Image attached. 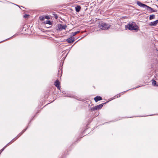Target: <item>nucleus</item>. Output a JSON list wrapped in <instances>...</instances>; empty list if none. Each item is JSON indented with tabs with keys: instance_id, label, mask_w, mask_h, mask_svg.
I'll return each instance as SVG.
<instances>
[{
	"instance_id": "f257e3e1",
	"label": "nucleus",
	"mask_w": 158,
	"mask_h": 158,
	"mask_svg": "<svg viewBox=\"0 0 158 158\" xmlns=\"http://www.w3.org/2000/svg\"><path fill=\"white\" fill-rule=\"evenodd\" d=\"M126 28L130 30H137L139 28L138 26L136 25L135 22H131L125 26Z\"/></svg>"
},
{
	"instance_id": "f03ea898",
	"label": "nucleus",
	"mask_w": 158,
	"mask_h": 158,
	"mask_svg": "<svg viewBox=\"0 0 158 158\" xmlns=\"http://www.w3.org/2000/svg\"><path fill=\"white\" fill-rule=\"evenodd\" d=\"M137 4L139 6L143 8H145L147 10L150 11L151 12H153L156 11V10H154L152 8L149 6H147L146 4L142 3H141V2L139 1H137Z\"/></svg>"
},
{
	"instance_id": "7ed1b4c3",
	"label": "nucleus",
	"mask_w": 158,
	"mask_h": 158,
	"mask_svg": "<svg viewBox=\"0 0 158 158\" xmlns=\"http://www.w3.org/2000/svg\"><path fill=\"white\" fill-rule=\"evenodd\" d=\"M98 26L101 29L105 30L109 29L110 27V25L106 23L101 22L99 23Z\"/></svg>"
},
{
	"instance_id": "20e7f679",
	"label": "nucleus",
	"mask_w": 158,
	"mask_h": 158,
	"mask_svg": "<svg viewBox=\"0 0 158 158\" xmlns=\"http://www.w3.org/2000/svg\"><path fill=\"white\" fill-rule=\"evenodd\" d=\"M106 102L103 103L102 104L98 105L97 106H95V107L91 108L90 109V110L91 111H93L95 110H99L103 106V105L105 104L107 102Z\"/></svg>"
},
{
	"instance_id": "39448f33",
	"label": "nucleus",
	"mask_w": 158,
	"mask_h": 158,
	"mask_svg": "<svg viewBox=\"0 0 158 158\" xmlns=\"http://www.w3.org/2000/svg\"><path fill=\"white\" fill-rule=\"evenodd\" d=\"M66 27V25H63L61 24H58L56 26V28L57 31H60L63 29L65 30Z\"/></svg>"
},
{
	"instance_id": "423d86ee",
	"label": "nucleus",
	"mask_w": 158,
	"mask_h": 158,
	"mask_svg": "<svg viewBox=\"0 0 158 158\" xmlns=\"http://www.w3.org/2000/svg\"><path fill=\"white\" fill-rule=\"evenodd\" d=\"M54 85L59 90L60 89V83L59 82L58 80H56V81L55 82Z\"/></svg>"
},
{
	"instance_id": "0eeeda50",
	"label": "nucleus",
	"mask_w": 158,
	"mask_h": 158,
	"mask_svg": "<svg viewBox=\"0 0 158 158\" xmlns=\"http://www.w3.org/2000/svg\"><path fill=\"white\" fill-rule=\"evenodd\" d=\"M158 23V19L150 23L149 24V26H156Z\"/></svg>"
},
{
	"instance_id": "6e6552de",
	"label": "nucleus",
	"mask_w": 158,
	"mask_h": 158,
	"mask_svg": "<svg viewBox=\"0 0 158 158\" xmlns=\"http://www.w3.org/2000/svg\"><path fill=\"white\" fill-rule=\"evenodd\" d=\"M75 41L74 38L73 37H70L69 38L67 39L66 41L69 44L72 43Z\"/></svg>"
},
{
	"instance_id": "1a4fd4ad",
	"label": "nucleus",
	"mask_w": 158,
	"mask_h": 158,
	"mask_svg": "<svg viewBox=\"0 0 158 158\" xmlns=\"http://www.w3.org/2000/svg\"><path fill=\"white\" fill-rule=\"evenodd\" d=\"M94 100L96 102H98L99 101L102 100V98L99 96H97L94 98Z\"/></svg>"
},
{
	"instance_id": "9d476101",
	"label": "nucleus",
	"mask_w": 158,
	"mask_h": 158,
	"mask_svg": "<svg viewBox=\"0 0 158 158\" xmlns=\"http://www.w3.org/2000/svg\"><path fill=\"white\" fill-rule=\"evenodd\" d=\"M62 70H61V69L60 70H59L58 73V77H60L62 76Z\"/></svg>"
},
{
	"instance_id": "9b49d317",
	"label": "nucleus",
	"mask_w": 158,
	"mask_h": 158,
	"mask_svg": "<svg viewBox=\"0 0 158 158\" xmlns=\"http://www.w3.org/2000/svg\"><path fill=\"white\" fill-rule=\"evenodd\" d=\"M27 129H25L23 130L16 137H17V138H18L21 135L23 134V133L26 131V130Z\"/></svg>"
},
{
	"instance_id": "f8f14e48",
	"label": "nucleus",
	"mask_w": 158,
	"mask_h": 158,
	"mask_svg": "<svg viewBox=\"0 0 158 158\" xmlns=\"http://www.w3.org/2000/svg\"><path fill=\"white\" fill-rule=\"evenodd\" d=\"M27 129H25L23 130L16 137H17V138H18L21 135L23 134V133L26 131V130Z\"/></svg>"
},
{
	"instance_id": "ddd939ff",
	"label": "nucleus",
	"mask_w": 158,
	"mask_h": 158,
	"mask_svg": "<svg viewBox=\"0 0 158 158\" xmlns=\"http://www.w3.org/2000/svg\"><path fill=\"white\" fill-rule=\"evenodd\" d=\"M81 8V6H78L75 7V10L77 12H78L80 11Z\"/></svg>"
},
{
	"instance_id": "4468645a",
	"label": "nucleus",
	"mask_w": 158,
	"mask_h": 158,
	"mask_svg": "<svg viewBox=\"0 0 158 158\" xmlns=\"http://www.w3.org/2000/svg\"><path fill=\"white\" fill-rule=\"evenodd\" d=\"M44 23L46 24H48L50 25L52 24V23L51 22L50 20H46V21L44 22Z\"/></svg>"
},
{
	"instance_id": "2eb2a0df",
	"label": "nucleus",
	"mask_w": 158,
	"mask_h": 158,
	"mask_svg": "<svg viewBox=\"0 0 158 158\" xmlns=\"http://www.w3.org/2000/svg\"><path fill=\"white\" fill-rule=\"evenodd\" d=\"M155 16L154 15H150L149 17V19L150 20H152L153 19H154L155 18Z\"/></svg>"
},
{
	"instance_id": "dca6fc26",
	"label": "nucleus",
	"mask_w": 158,
	"mask_h": 158,
	"mask_svg": "<svg viewBox=\"0 0 158 158\" xmlns=\"http://www.w3.org/2000/svg\"><path fill=\"white\" fill-rule=\"evenodd\" d=\"M39 19L41 21H43L45 19V17H43V16H40L39 17Z\"/></svg>"
},
{
	"instance_id": "f3484780",
	"label": "nucleus",
	"mask_w": 158,
	"mask_h": 158,
	"mask_svg": "<svg viewBox=\"0 0 158 158\" xmlns=\"http://www.w3.org/2000/svg\"><path fill=\"white\" fill-rule=\"evenodd\" d=\"M152 85L154 86H156V81L154 80H152Z\"/></svg>"
},
{
	"instance_id": "a211bd4d",
	"label": "nucleus",
	"mask_w": 158,
	"mask_h": 158,
	"mask_svg": "<svg viewBox=\"0 0 158 158\" xmlns=\"http://www.w3.org/2000/svg\"><path fill=\"white\" fill-rule=\"evenodd\" d=\"M53 15L54 16L55 18L56 19H57L58 18V16L57 14H53Z\"/></svg>"
},
{
	"instance_id": "6ab92c4d",
	"label": "nucleus",
	"mask_w": 158,
	"mask_h": 158,
	"mask_svg": "<svg viewBox=\"0 0 158 158\" xmlns=\"http://www.w3.org/2000/svg\"><path fill=\"white\" fill-rule=\"evenodd\" d=\"M29 16V15H27V14H25L24 15H23V17L25 18V19H26L27 18V17H28Z\"/></svg>"
},
{
	"instance_id": "aec40b11",
	"label": "nucleus",
	"mask_w": 158,
	"mask_h": 158,
	"mask_svg": "<svg viewBox=\"0 0 158 158\" xmlns=\"http://www.w3.org/2000/svg\"><path fill=\"white\" fill-rule=\"evenodd\" d=\"M155 78L156 79V80H158V73L156 74Z\"/></svg>"
},
{
	"instance_id": "412c9836",
	"label": "nucleus",
	"mask_w": 158,
	"mask_h": 158,
	"mask_svg": "<svg viewBox=\"0 0 158 158\" xmlns=\"http://www.w3.org/2000/svg\"><path fill=\"white\" fill-rule=\"evenodd\" d=\"M71 34H72V35H71V37H73V36H74L75 35H76L75 33H74V32H73L71 33Z\"/></svg>"
},
{
	"instance_id": "4be33fe9",
	"label": "nucleus",
	"mask_w": 158,
	"mask_h": 158,
	"mask_svg": "<svg viewBox=\"0 0 158 158\" xmlns=\"http://www.w3.org/2000/svg\"><path fill=\"white\" fill-rule=\"evenodd\" d=\"M44 17H45V19H50L49 17L48 16H45Z\"/></svg>"
},
{
	"instance_id": "5701e85b",
	"label": "nucleus",
	"mask_w": 158,
	"mask_h": 158,
	"mask_svg": "<svg viewBox=\"0 0 158 158\" xmlns=\"http://www.w3.org/2000/svg\"><path fill=\"white\" fill-rule=\"evenodd\" d=\"M80 32V31H76V32H74L75 33V35H76L77 34L79 33Z\"/></svg>"
},
{
	"instance_id": "b1692460",
	"label": "nucleus",
	"mask_w": 158,
	"mask_h": 158,
	"mask_svg": "<svg viewBox=\"0 0 158 158\" xmlns=\"http://www.w3.org/2000/svg\"><path fill=\"white\" fill-rule=\"evenodd\" d=\"M6 147H7V145H6V146H5L3 148H5Z\"/></svg>"
},
{
	"instance_id": "393cba45",
	"label": "nucleus",
	"mask_w": 158,
	"mask_h": 158,
	"mask_svg": "<svg viewBox=\"0 0 158 158\" xmlns=\"http://www.w3.org/2000/svg\"><path fill=\"white\" fill-rule=\"evenodd\" d=\"M139 87V86H137V87H136L135 88V89H136V88H138V87Z\"/></svg>"
},
{
	"instance_id": "a878e982",
	"label": "nucleus",
	"mask_w": 158,
	"mask_h": 158,
	"mask_svg": "<svg viewBox=\"0 0 158 158\" xmlns=\"http://www.w3.org/2000/svg\"><path fill=\"white\" fill-rule=\"evenodd\" d=\"M156 6L158 7V6L157 5H156Z\"/></svg>"
},
{
	"instance_id": "bb28decb",
	"label": "nucleus",
	"mask_w": 158,
	"mask_h": 158,
	"mask_svg": "<svg viewBox=\"0 0 158 158\" xmlns=\"http://www.w3.org/2000/svg\"><path fill=\"white\" fill-rule=\"evenodd\" d=\"M63 157H64V155L63 156Z\"/></svg>"
},
{
	"instance_id": "cd10ccee",
	"label": "nucleus",
	"mask_w": 158,
	"mask_h": 158,
	"mask_svg": "<svg viewBox=\"0 0 158 158\" xmlns=\"http://www.w3.org/2000/svg\"><path fill=\"white\" fill-rule=\"evenodd\" d=\"M157 1H158V0H157Z\"/></svg>"
}]
</instances>
